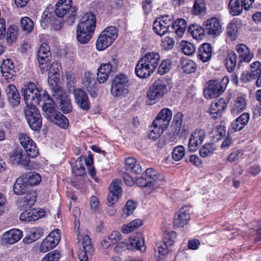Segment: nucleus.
Instances as JSON below:
<instances>
[{"instance_id":"nucleus-54","label":"nucleus","mask_w":261,"mask_h":261,"mask_svg":"<svg viewBox=\"0 0 261 261\" xmlns=\"http://www.w3.org/2000/svg\"><path fill=\"white\" fill-rule=\"evenodd\" d=\"M82 158H79L75 162V166L72 167V172L76 176H82L85 173V167L82 163Z\"/></svg>"},{"instance_id":"nucleus-4","label":"nucleus","mask_w":261,"mask_h":261,"mask_svg":"<svg viewBox=\"0 0 261 261\" xmlns=\"http://www.w3.org/2000/svg\"><path fill=\"white\" fill-rule=\"evenodd\" d=\"M171 85V80L169 79L162 77L155 80L147 91V97L154 102L158 101L167 92Z\"/></svg>"},{"instance_id":"nucleus-56","label":"nucleus","mask_w":261,"mask_h":261,"mask_svg":"<svg viewBox=\"0 0 261 261\" xmlns=\"http://www.w3.org/2000/svg\"><path fill=\"white\" fill-rule=\"evenodd\" d=\"M151 127L152 128V129L149 132L148 136L150 139H152V140H156L159 138L165 131L164 129L160 127L152 124Z\"/></svg>"},{"instance_id":"nucleus-36","label":"nucleus","mask_w":261,"mask_h":261,"mask_svg":"<svg viewBox=\"0 0 261 261\" xmlns=\"http://www.w3.org/2000/svg\"><path fill=\"white\" fill-rule=\"evenodd\" d=\"M93 33V32L77 27L76 38L77 41L82 44L87 43L90 40Z\"/></svg>"},{"instance_id":"nucleus-47","label":"nucleus","mask_w":261,"mask_h":261,"mask_svg":"<svg viewBox=\"0 0 261 261\" xmlns=\"http://www.w3.org/2000/svg\"><path fill=\"white\" fill-rule=\"evenodd\" d=\"M190 219V208L185 205L180 208V227L187 225Z\"/></svg>"},{"instance_id":"nucleus-17","label":"nucleus","mask_w":261,"mask_h":261,"mask_svg":"<svg viewBox=\"0 0 261 261\" xmlns=\"http://www.w3.org/2000/svg\"><path fill=\"white\" fill-rule=\"evenodd\" d=\"M73 94L77 106L84 111H88L90 108V102L86 92L81 89H76L74 90Z\"/></svg>"},{"instance_id":"nucleus-43","label":"nucleus","mask_w":261,"mask_h":261,"mask_svg":"<svg viewBox=\"0 0 261 261\" xmlns=\"http://www.w3.org/2000/svg\"><path fill=\"white\" fill-rule=\"evenodd\" d=\"M142 225V221L139 219H135L122 226L121 231L124 233H128Z\"/></svg>"},{"instance_id":"nucleus-9","label":"nucleus","mask_w":261,"mask_h":261,"mask_svg":"<svg viewBox=\"0 0 261 261\" xmlns=\"http://www.w3.org/2000/svg\"><path fill=\"white\" fill-rule=\"evenodd\" d=\"M18 140L21 145L31 158H34L39 154V150L33 140L25 133H19Z\"/></svg>"},{"instance_id":"nucleus-55","label":"nucleus","mask_w":261,"mask_h":261,"mask_svg":"<svg viewBox=\"0 0 261 261\" xmlns=\"http://www.w3.org/2000/svg\"><path fill=\"white\" fill-rule=\"evenodd\" d=\"M226 33L228 36L229 37L231 40H235L238 35L237 24L234 22L229 23L226 28Z\"/></svg>"},{"instance_id":"nucleus-10","label":"nucleus","mask_w":261,"mask_h":261,"mask_svg":"<svg viewBox=\"0 0 261 261\" xmlns=\"http://www.w3.org/2000/svg\"><path fill=\"white\" fill-rule=\"evenodd\" d=\"M172 117V112L168 108L163 109L152 122V125L158 126L166 130Z\"/></svg>"},{"instance_id":"nucleus-13","label":"nucleus","mask_w":261,"mask_h":261,"mask_svg":"<svg viewBox=\"0 0 261 261\" xmlns=\"http://www.w3.org/2000/svg\"><path fill=\"white\" fill-rule=\"evenodd\" d=\"M82 239L83 249L79 254V258L80 261H89V259L93 255L94 249L88 235H84Z\"/></svg>"},{"instance_id":"nucleus-46","label":"nucleus","mask_w":261,"mask_h":261,"mask_svg":"<svg viewBox=\"0 0 261 261\" xmlns=\"http://www.w3.org/2000/svg\"><path fill=\"white\" fill-rule=\"evenodd\" d=\"M237 56L234 52L228 54L226 58V67L229 72L234 70L237 64Z\"/></svg>"},{"instance_id":"nucleus-20","label":"nucleus","mask_w":261,"mask_h":261,"mask_svg":"<svg viewBox=\"0 0 261 261\" xmlns=\"http://www.w3.org/2000/svg\"><path fill=\"white\" fill-rule=\"evenodd\" d=\"M109 194L108 196V201L110 205L116 202L122 193V189L120 187V181L114 179L109 186Z\"/></svg>"},{"instance_id":"nucleus-45","label":"nucleus","mask_w":261,"mask_h":261,"mask_svg":"<svg viewBox=\"0 0 261 261\" xmlns=\"http://www.w3.org/2000/svg\"><path fill=\"white\" fill-rule=\"evenodd\" d=\"M226 131L224 127L218 125L210 133L213 141L217 142L225 136Z\"/></svg>"},{"instance_id":"nucleus-31","label":"nucleus","mask_w":261,"mask_h":261,"mask_svg":"<svg viewBox=\"0 0 261 261\" xmlns=\"http://www.w3.org/2000/svg\"><path fill=\"white\" fill-rule=\"evenodd\" d=\"M249 114L248 113L242 114L232 123L231 127L235 131H239L247 124L249 120Z\"/></svg>"},{"instance_id":"nucleus-5","label":"nucleus","mask_w":261,"mask_h":261,"mask_svg":"<svg viewBox=\"0 0 261 261\" xmlns=\"http://www.w3.org/2000/svg\"><path fill=\"white\" fill-rule=\"evenodd\" d=\"M129 87V79L124 74H118L116 75L113 81L111 92L115 97H126L128 93Z\"/></svg>"},{"instance_id":"nucleus-25","label":"nucleus","mask_w":261,"mask_h":261,"mask_svg":"<svg viewBox=\"0 0 261 261\" xmlns=\"http://www.w3.org/2000/svg\"><path fill=\"white\" fill-rule=\"evenodd\" d=\"M6 92L8 100L12 107H16L20 103V95L14 85H9L7 88Z\"/></svg>"},{"instance_id":"nucleus-6","label":"nucleus","mask_w":261,"mask_h":261,"mask_svg":"<svg viewBox=\"0 0 261 261\" xmlns=\"http://www.w3.org/2000/svg\"><path fill=\"white\" fill-rule=\"evenodd\" d=\"M228 83V78H223L221 82L210 81L207 89L204 91L205 97L211 99L218 96L224 91Z\"/></svg>"},{"instance_id":"nucleus-22","label":"nucleus","mask_w":261,"mask_h":261,"mask_svg":"<svg viewBox=\"0 0 261 261\" xmlns=\"http://www.w3.org/2000/svg\"><path fill=\"white\" fill-rule=\"evenodd\" d=\"M96 27L95 16L92 13H87L81 19L77 27L94 32Z\"/></svg>"},{"instance_id":"nucleus-24","label":"nucleus","mask_w":261,"mask_h":261,"mask_svg":"<svg viewBox=\"0 0 261 261\" xmlns=\"http://www.w3.org/2000/svg\"><path fill=\"white\" fill-rule=\"evenodd\" d=\"M236 50L241 62L249 63L254 57L253 54L245 44H238L236 47Z\"/></svg>"},{"instance_id":"nucleus-63","label":"nucleus","mask_w":261,"mask_h":261,"mask_svg":"<svg viewBox=\"0 0 261 261\" xmlns=\"http://www.w3.org/2000/svg\"><path fill=\"white\" fill-rule=\"evenodd\" d=\"M60 257V252L55 250L47 254L41 261H59Z\"/></svg>"},{"instance_id":"nucleus-35","label":"nucleus","mask_w":261,"mask_h":261,"mask_svg":"<svg viewBox=\"0 0 261 261\" xmlns=\"http://www.w3.org/2000/svg\"><path fill=\"white\" fill-rule=\"evenodd\" d=\"M125 168L126 170L130 171L135 174H140L142 169L136 160L132 157L128 158L125 160Z\"/></svg>"},{"instance_id":"nucleus-44","label":"nucleus","mask_w":261,"mask_h":261,"mask_svg":"<svg viewBox=\"0 0 261 261\" xmlns=\"http://www.w3.org/2000/svg\"><path fill=\"white\" fill-rule=\"evenodd\" d=\"M35 85L40 89V92L42 91L41 88L36 85V84ZM40 97L39 102L41 100H43L44 102V103L42 105V110L44 111V113L45 114L46 110L44 109L45 108V106L49 108L50 109H53L55 108V103L53 100L50 98L49 94L47 92H44L42 95L41 94V92H40Z\"/></svg>"},{"instance_id":"nucleus-3","label":"nucleus","mask_w":261,"mask_h":261,"mask_svg":"<svg viewBox=\"0 0 261 261\" xmlns=\"http://www.w3.org/2000/svg\"><path fill=\"white\" fill-rule=\"evenodd\" d=\"M173 17L169 15H164L155 19L153 24L154 32L162 36L167 33H174L177 36L179 35V18H177L173 22Z\"/></svg>"},{"instance_id":"nucleus-64","label":"nucleus","mask_w":261,"mask_h":261,"mask_svg":"<svg viewBox=\"0 0 261 261\" xmlns=\"http://www.w3.org/2000/svg\"><path fill=\"white\" fill-rule=\"evenodd\" d=\"M161 45L165 50H170L173 48L174 41L172 38L166 37L161 40Z\"/></svg>"},{"instance_id":"nucleus-32","label":"nucleus","mask_w":261,"mask_h":261,"mask_svg":"<svg viewBox=\"0 0 261 261\" xmlns=\"http://www.w3.org/2000/svg\"><path fill=\"white\" fill-rule=\"evenodd\" d=\"M170 247L163 242L160 243L158 246V252L155 253L154 258L156 261H162L166 259L169 251L170 250Z\"/></svg>"},{"instance_id":"nucleus-23","label":"nucleus","mask_w":261,"mask_h":261,"mask_svg":"<svg viewBox=\"0 0 261 261\" xmlns=\"http://www.w3.org/2000/svg\"><path fill=\"white\" fill-rule=\"evenodd\" d=\"M40 24L42 27L45 28L47 24H50L55 30H59L61 28L60 20L56 19L51 13L44 11L42 14Z\"/></svg>"},{"instance_id":"nucleus-38","label":"nucleus","mask_w":261,"mask_h":261,"mask_svg":"<svg viewBox=\"0 0 261 261\" xmlns=\"http://www.w3.org/2000/svg\"><path fill=\"white\" fill-rule=\"evenodd\" d=\"M113 41L114 40L111 39V37L106 36L101 32L96 43V48L98 50H103L109 47Z\"/></svg>"},{"instance_id":"nucleus-2","label":"nucleus","mask_w":261,"mask_h":261,"mask_svg":"<svg viewBox=\"0 0 261 261\" xmlns=\"http://www.w3.org/2000/svg\"><path fill=\"white\" fill-rule=\"evenodd\" d=\"M160 56L156 52H148L138 61L135 68L136 75L142 79L150 76L159 66Z\"/></svg>"},{"instance_id":"nucleus-34","label":"nucleus","mask_w":261,"mask_h":261,"mask_svg":"<svg viewBox=\"0 0 261 261\" xmlns=\"http://www.w3.org/2000/svg\"><path fill=\"white\" fill-rule=\"evenodd\" d=\"M125 168L126 170L130 171L135 174H140L142 169L136 160L132 157L128 158L125 160Z\"/></svg>"},{"instance_id":"nucleus-1","label":"nucleus","mask_w":261,"mask_h":261,"mask_svg":"<svg viewBox=\"0 0 261 261\" xmlns=\"http://www.w3.org/2000/svg\"><path fill=\"white\" fill-rule=\"evenodd\" d=\"M21 90L26 105L24 114L28 123L32 129L38 130L42 125L41 115L36 107L39 103L40 89L30 82L24 85Z\"/></svg>"},{"instance_id":"nucleus-51","label":"nucleus","mask_w":261,"mask_h":261,"mask_svg":"<svg viewBox=\"0 0 261 261\" xmlns=\"http://www.w3.org/2000/svg\"><path fill=\"white\" fill-rule=\"evenodd\" d=\"M215 148L213 143H206L203 145L199 150V154L201 157L206 158L212 155Z\"/></svg>"},{"instance_id":"nucleus-58","label":"nucleus","mask_w":261,"mask_h":261,"mask_svg":"<svg viewBox=\"0 0 261 261\" xmlns=\"http://www.w3.org/2000/svg\"><path fill=\"white\" fill-rule=\"evenodd\" d=\"M205 5L203 0H195L193 6V12L198 15L205 11Z\"/></svg>"},{"instance_id":"nucleus-14","label":"nucleus","mask_w":261,"mask_h":261,"mask_svg":"<svg viewBox=\"0 0 261 261\" xmlns=\"http://www.w3.org/2000/svg\"><path fill=\"white\" fill-rule=\"evenodd\" d=\"M30 157L21 149H14L10 153V158L12 162L26 168L30 167Z\"/></svg>"},{"instance_id":"nucleus-57","label":"nucleus","mask_w":261,"mask_h":261,"mask_svg":"<svg viewBox=\"0 0 261 261\" xmlns=\"http://www.w3.org/2000/svg\"><path fill=\"white\" fill-rule=\"evenodd\" d=\"M20 221L24 222H31L37 220V216H34L31 210L25 211L22 212L19 216Z\"/></svg>"},{"instance_id":"nucleus-19","label":"nucleus","mask_w":261,"mask_h":261,"mask_svg":"<svg viewBox=\"0 0 261 261\" xmlns=\"http://www.w3.org/2000/svg\"><path fill=\"white\" fill-rule=\"evenodd\" d=\"M84 87L87 90L91 97H96L97 95L96 81L93 74L86 71L84 73L82 81Z\"/></svg>"},{"instance_id":"nucleus-60","label":"nucleus","mask_w":261,"mask_h":261,"mask_svg":"<svg viewBox=\"0 0 261 261\" xmlns=\"http://www.w3.org/2000/svg\"><path fill=\"white\" fill-rule=\"evenodd\" d=\"M48 83L51 86L52 89L60 91V88L57 86L58 82L59 81V74H48Z\"/></svg>"},{"instance_id":"nucleus-7","label":"nucleus","mask_w":261,"mask_h":261,"mask_svg":"<svg viewBox=\"0 0 261 261\" xmlns=\"http://www.w3.org/2000/svg\"><path fill=\"white\" fill-rule=\"evenodd\" d=\"M44 109L46 110V113L44 115L48 120L62 128H67L69 124L68 119L62 114L57 111L55 108L50 109L45 106Z\"/></svg>"},{"instance_id":"nucleus-28","label":"nucleus","mask_w":261,"mask_h":261,"mask_svg":"<svg viewBox=\"0 0 261 261\" xmlns=\"http://www.w3.org/2000/svg\"><path fill=\"white\" fill-rule=\"evenodd\" d=\"M22 237L21 230L15 229H11L5 233L3 235L4 241L9 244H13L18 242Z\"/></svg>"},{"instance_id":"nucleus-52","label":"nucleus","mask_w":261,"mask_h":261,"mask_svg":"<svg viewBox=\"0 0 261 261\" xmlns=\"http://www.w3.org/2000/svg\"><path fill=\"white\" fill-rule=\"evenodd\" d=\"M176 239L177 233L174 231H171L164 233L163 235V242L169 247H171L174 244Z\"/></svg>"},{"instance_id":"nucleus-11","label":"nucleus","mask_w":261,"mask_h":261,"mask_svg":"<svg viewBox=\"0 0 261 261\" xmlns=\"http://www.w3.org/2000/svg\"><path fill=\"white\" fill-rule=\"evenodd\" d=\"M203 25L206 34L212 37H216L222 32V26L216 18L207 19L204 21Z\"/></svg>"},{"instance_id":"nucleus-29","label":"nucleus","mask_w":261,"mask_h":261,"mask_svg":"<svg viewBox=\"0 0 261 261\" xmlns=\"http://www.w3.org/2000/svg\"><path fill=\"white\" fill-rule=\"evenodd\" d=\"M29 185L22 176L17 178L14 184L13 190L15 194L21 195L27 194L29 191Z\"/></svg>"},{"instance_id":"nucleus-49","label":"nucleus","mask_w":261,"mask_h":261,"mask_svg":"<svg viewBox=\"0 0 261 261\" xmlns=\"http://www.w3.org/2000/svg\"><path fill=\"white\" fill-rule=\"evenodd\" d=\"M51 239V238L47 237L44 239L40 247V250L42 252H46L57 245L55 241Z\"/></svg>"},{"instance_id":"nucleus-50","label":"nucleus","mask_w":261,"mask_h":261,"mask_svg":"<svg viewBox=\"0 0 261 261\" xmlns=\"http://www.w3.org/2000/svg\"><path fill=\"white\" fill-rule=\"evenodd\" d=\"M136 184L140 187L145 188L146 189L145 192L147 194L152 193L154 190V188L152 187L150 185V181L147 180L145 178L140 177L136 179Z\"/></svg>"},{"instance_id":"nucleus-26","label":"nucleus","mask_w":261,"mask_h":261,"mask_svg":"<svg viewBox=\"0 0 261 261\" xmlns=\"http://www.w3.org/2000/svg\"><path fill=\"white\" fill-rule=\"evenodd\" d=\"M1 69L3 76L6 80H14V65L10 59H7L3 61Z\"/></svg>"},{"instance_id":"nucleus-16","label":"nucleus","mask_w":261,"mask_h":261,"mask_svg":"<svg viewBox=\"0 0 261 261\" xmlns=\"http://www.w3.org/2000/svg\"><path fill=\"white\" fill-rule=\"evenodd\" d=\"M205 132L202 129H197L191 135L189 142V149L191 151H195L203 142Z\"/></svg>"},{"instance_id":"nucleus-15","label":"nucleus","mask_w":261,"mask_h":261,"mask_svg":"<svg viewBox=\"0 0 261 261\" xmlns=\"http://www.w3.org/2000/svg\"><path fill=\"white\" fill-rule=\"evenodd\" d=\"M230 98H221L217 101L212 102L209 109V113L214 119L220 117L227 108Z\"/></svg>"},{"instance_id":"nucleus-53","label":"nucleus","mask_w":261,"mask_h":261,"mask_svg":"<svg viewBox=\"0 0 261 261\" xmlns=\"http://www.w3.org/2000/svg\"><path fill=\"white\" fill-rule=\"evenodd\" d=\"M21 27L23 31L30 33L34 28V22L28 17H22L20 21Z\"/></svg>"},{"instance_id":"nucleus-61","label":"nucleus","mask_w":261,"mask_h":261,"mask_svg":"<svg viewBox=\"0 0 261 261\" xmlns=\"http://www.w3.org/2000/svg\"><path fill=\"white\" fill-rule=\"evenodd\" d=\"M101 33L106 36H109V38L111 37V39H112L114 41L118 36L117 30L116 27L113 26H110L106 28L101 32Z\"/></svg>"},{"instance_id":"nucleus-8","label":"nucleus","mask_w":261,"mask_h":261,"mask_svg":"<svg viewBox=\"0 0 261 261\" xmlns=\"http://www.w3.org/2000/svg\"><path fill=\"white\" fill-rule=\"evenodd\" d=\"M117 61L112 59L110 62L101 64L98 69L97 80L100 83H104L108 79L109 75L111 72L116 71Z\"/></svg>"},{"instance_id":"nucleus-18","label":"nucleus","mask_w":261,"mask_h":261,"mask_svg":"<svg viewBox=\"0 0 261 261\" xmlns=\"http://www.w3.org/2000/svg\"><path fill=\"white\" fill-rule=\"evenodd\" d=\"M56 4L71 12L66 18L65 21L68 25H72L75 21L77 10L76 6L72 5V0H59Z\"/></svg>"},{"instance_id":"nucleus-42","label":"nucleus","mask_w":261,"mask_h":261,"mask_svg":"<svg viewBox=\"0 0 261 261\" xmlns=\"http://www.w3.org/2000/svg\"><path fill=\"white\" fill-rule=\"evenodd\" d=\"M137 207V203L132 200H129L122 210L121 217L127 218L133 214Z\"/></svg>"},{"instance_id":"nucleus-27","label":"nucleus","mask_w":261,"mask_h":261,"mask_svg":"<svg viewBox=\"0 0 261 261\" xmlns=\"http://www.w3.org/2000/svg\"><path fill=\"white\" fill-rule=\"evenodd\" d=\"M145 176L147 180L150 181V185L154 189L158 186L156 185L159 181H162L164 177L162 174L159 173L157 171L153 168H148L145 171Z\"/></svg>"},{"instance_id":"nucleus-39","label":"nucleus","mask_w":261,"mask_h":261,"mask_svg":"<svg viewBox=\"0 0 261 261\" xmlns=\"http://www.w3.org/2000/svg\"><path fill=\"white\" fill-rule=\"evenodd\" d=\"M180 64L182 71L186 73L190 74L194 72L196 70V64L191 60L182 59Z\"/></svg>"},{"instance_id":"nucleus-48","label":"nucleus","mask_w":261,"mask_h":261,"mask_svg":"<svg viewBox=\"0 0 261 261\" xmlns=\"http://www.w3.org/2000/svg\"><path fill=\"white\" fill-rule=\"evenodd\" d=\"M180 50L185 55L190 56L195 53V47L192 43L183 40L180 42Z\"/></svg>"},{"instance_id":"nucleus-21","label":"nucleus","mask_w":261,"mask_h":261,"mask_svg":"<svg viewBox=\"0 0 261 261\" xmlns=\"http://www.w3.org/2000/svg\"><path fill=\"white\" fill-rule=\"evenodd\" d=\"M126 248L127 249L132 250H139L141 251H145L144 239L142 234L138 233L130 237L126 243Z\"/></svg>"},{"instance_id":"nucleus-12","label":"nucleus","mask_w":261,"mask_h":261,"mask_svg":"<svg viewBox=\"0 0 261 261\" xmlns=\"http://www.w3.org/2000/svg\"><path fill=\"white\" fill-rule=\"evenodd\" d=\"M49 47L47 44L43 43L41 44L37 52V57L40 68L42 71L47 70L48 68V62L49 61Z\"/></svg>"},{"instance_id":"nucleus-33","label":"nucleus","mask_w":261,"mask_h":261,"mask_svg":"<svg viewBox=\"0 0 261 261\" xmlns=\"http://www.w3.org/2000/svg\"><path fill=\"white\" fill-rule=\"evenodd\" d=\"M228 8L231 15H240L243 9V0H230Z\"/></svg>"},{"instance_id":"nucleus-59","label":"nucleus","mask_w":261,"mask_h":261,"mask_svg":"<svg viewBox=\"0 0 261 261\" xmlns=\"http://www.w3.org/2000/svg\"><path fill=\"white\" fill-rule=\"evenodd\" d=\"M250 72L255 79L258 77L261 73V63L258 61H255L250 64Z\"/></svg>"},{"instance_id":"nucleus-30","label":"nucleus","mask_w":261,"mask_h":261,"mask_svg":"<svg viewBox=\"0 0 261 261\" xmlns=\"http://www.w3.org/2000/svg\"><path fill=\"white\" fill-rule=\"evenodd\" d=\"M212 55V48L210 44L203 43L198 49V58L203 62L210 60Z\"/></svg>"},{"instance_id":"nucleus-62","label":"nucleus","mask_w":261,"mask_h":261,"mask_svg":"<svg viewBox=\"0 0 261 261\" xmlns=\"http://www.w3.org/2000/svg\"><path fill=\"white\" fill-rule=\"evenodd\" d=\"M170 69V61L169 60H164L159 66L158 72L160 75L167 73Z\"/></svg>"},{"instance_id":"nucleus-41","label":"nucleus","mask_w":261,"mask_h":261,"mask_svg":"<svg viewBox=\"0 0 261 261\" xmlns=\"http://www.w3.org/2000/svg\"><path fill=\"white\" fill-rule=\"evenodd\" d=\"M28 185L29 186H35L39 184L41 180L39 174L30 171L22 176Z\"/></svg>"},{"instance_id":"nucleus-40","label":"nucleus","mask_w":261,"mask_h":261,"mask_svg":"<svg viewBox=\"0 0 261 261\" xmlns=\"http://www.w3.org/2000/svg\"><path fill=\"white\" fill-rule=\"evenodd\" d=\"M188 31L196 40H201L204 36L205 32L204 27L202 28L197 25H191L188 28Z\"/></svg>"},{"instance_id":"nucleus-37","label":"nucleus","mask_w":261,"mask_h":261,"mask_svg":"<svg viewBox=\"0 0 261 261\" xmlns=\"http://www.w3.org/2000/svg\"><path fill=\"white\" fill-rule=\"evenodd\" d=\"M246 101L243 96L238 97L234 101L231 109V114L235 115L244 111L246 107Z\"/></svg>"}]
</instances>
